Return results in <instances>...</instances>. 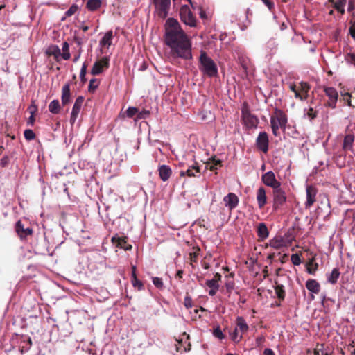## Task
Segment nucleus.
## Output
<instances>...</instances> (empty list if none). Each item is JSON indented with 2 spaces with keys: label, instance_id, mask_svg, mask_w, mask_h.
<instances>
[{
  "label": "nucleus",
  "instance_id": "f257e3e1",
  "mask_svg": "<svg viewBox=\"0 0 355 355\" xmlns=\"http://www.w3.org/2000/svg\"><path fill=\"white\" fill-rule=\"evenodd\" d=\"M164 43L170 49V56L173 58L191 60L193 58L192 43L174 18H168L165 23Z\"/></svg>",
  "mask_w": 355,
  "mask_h": 355
},
{
  "label": "nucleus",
  "instance_id": "f03ea898",
  "mask_svg": "<svg viewBox=\"0 0 355 355\" xmlns=\"http://www.w3.org/2000/svg\"><path fill=\"white\" fill-rule=\"evenodd\" d=\"M199 70L202 75L208 77H216L218 74V69L213 59L208 56L205 51L202 50L199 58Z\"/></svg>",
  "mask_w": 355,
  "mask_h": 355
},
{
  "label": "nucleus",
  "instance_id": "7ed1b4c3",
  "mask_svg": "<svg viewBox=\"0 0 355 355\" xmlns=\"http://www.w3.org/2000/svg\"><path fill=\"white\" fill-rule=\"evenodd\" d=\"M288 123V116L281 109L276 108L270 118V125L272 134L275 136L279 135V130L285 129Z\"/></svg>",
  "mask_w": 355,
  "mask_h": 355
},
{
  "label": "nucleus",
  "instance_id": "20e7f679",
  "mask_svg": "<svg viewBox=\"0 0 355 355\" xmlns=\"http://www.w3.org/2000/svg\"><path fill=\"white\" fill-rule=\"evenodd\" d=\"M241 121L248 129L257 127L259 123L257 116L251 113L247 103L241 107Z\"/></svg>",
  "mask_w": 355,
  "mask_h": 355
},
{
  "label": "nucleus",
  "instance_id": "39448f33",
  "mask_svg": "<svg viewBox=\"0 0 355 355\" xmlns=\"http://www.w3.org/2000/svg\"><path fill=\"white\" fill-rule=\"evenodd\" d=\"M180 20L191 27L196 26V18L188 5H183L180 10Z\"/></svg>",
  "mask_w": 355,
  "mask_h": 355
},
{
  "label": "nucleus",
  "instance_id": "423d86ee",
  "mask_svg": "<svg viewBox=\"0 0 355 355\" xmlns=\"http://www.w3.org/2000/svg\"><path fill=\"white\" fill-rule=\"evenodd\" d=\"M272 208L275 211L278 210V209L286 203L287 198L284 189L281 188V186L272 190Z\"/></svg>",
  "mask_w": 355,
  "mask_h": 355
},
{
  "label": "nucleus",
  "instance_id": "0eeeda50",
  "mask_svg": "<svg viewBox=\"0 0 355 355\" xmlns=\"http://www.w3.org/2000/svg\"><path fill=\"white\" fill-rule=\"evenodd\" d=\"M153 3L158 17L165 19L168 15L171 0H153Z\"/></svg>",
  "mask_w": 355,
  "mask_h": 355
},
{
  "label": "nucleus",
  "instance_id": "6e6552de",
  "mask_svg": "<svg viewBox=\"0 0 355 355\" xmlns=\"http://www.w3.org/2000/svg\"><path fill=\"white\" fill-rule=\"evenodd\" d=\"M355 140V135L353 132H348L344 136L342 143V150L345 153H351L352 156L355 157V149L354 148V144Z\"/></svg>",
  "mask_w": 355,
  "mask_h": 355
},
{
  "label": "nucleus",
  "instance_id": "1a4fd4ad",
  "mask_svg": "<svg viewBox=\"0 0 355 355\" xmlns=\"http://www.w3.org/2000/svg\"><path fill=\"white\" fill-rule=\"evenodd\" d=\"M269 137L266 132H261L256 140V145L258 149L261 150V152L267 153L269 150Z\"/></svg>",
  "mask_w": 355,
  "mask_h": 355
},
{
  "label": "nucleus",
  "instance_id": "9d476101",
  "mask_svg": "<svg viewBox=\"0 0 355 355\" xmlns=\"http://www.w3.org/2000/svg\"><path fill=\"white\" fill-rule=\"evenodd\" d=\"M110 67V59L108 57H103L99 60L94 63L91 73L93 76L100 75L104 69H108Z\"/></svg>",
  "mask_w": 355,
  "mask_h": 355
},
{
  "label": "nucleus",
  "instance_id": "9b49d317",
  "mask_svg": "<svg viewBox=\"0 0 355 355\" xmlns=\"http://www.w3.org/2000/svg\"><path fill=\"white\" fill-rule=\"evenodd\" d=\"M261 180L265 185L270 187L272 190L281 186V182L276 178L274 172L269 171L263 174L261 176Z\"/></svg>",
  "mask_w": 355,
  "mask_h": 355
},
{
  "label": "nucleus",
  "instance_id": "f8f14e48",
  "mask_svg": "<svg viewBox=\"0 0 355 355\" xmlns=\"http://www.w3.org/2000/svg\"><path fill=\"white\" fill-rule=\"evenodd\" d=\"M326 95L328 96L329 100L326 103V106L335 108L338 102V92L334 87H326L324 89Z\"/></svg>",
  "mask_w": 355,
  "mask_h": 355
},
{
  "label": "nucleus",
  "instance_id": "ddd939ff",
  "mask_svg": "<svg viewBox=\"0 0 355 355\" xmlns=\"http://www.w3.org/2000/svg\"><path fill=\"white\" fill-rule=\"evenodd\" d=\"M84 100L85 98L83 96H78V98L76 99L70 116L71 124L73 125L75 123L78 118V114L80 111L82 105L84 102Z\"/></svg>",
  "mask_w": 355,
  "mask_h": 355
},
{
  "label": "nucleus",
  "instance_id": "4468645a",
  "mask_svg": "<svg viewBox=\"0 0 355 355\" xmlns=\"http://www.w3.org/2000/svg\"><path fill=\"white\" fill-rule=\"evenodd\" d=\"M318 189L313 185H307L306 187V202L305 205L306 207H311L316 201V195Z\"/></svg>",
  "mask_w": 355,
  "mask_h": 355
},
{
  "label": "nucleus",
  "instance_id": "2eb2a0df",
  "mask_svg": "<svg viewBox=\"0 0 355 355\" xmlns=\"http://www.w3.org/2000/svg\"><path fill=\"white\" fill-rule=\"evenodd\" d=\"M223 202H225V206L232 211L238 206L239 198L235 193H230L223 198Z\"/></svg>",
  "mask_w": 355,
  "mask_h": 355
},
{
  "label": "nucleus",
  "instance_id": "dca6fc26",
  "mask_svg": "<svg viewBox=\"0 0 355 355\" xmlns=\"http://www.w3.org/2000/svg\"><path fill=\"white\" fill-rule=\"evenodd\" d=\"M15 230L17 235L21 239H26L28 235H32L33 234L32 228H24L21 220L17 221L15 225Z\"/></svg>",
  "mask_w": 355,
  "mask_h": 355
},
{
  "label": "nucleus",
  "instance_id": "f3484780",
  "mask_svg": "<svg viewBox=\"0 0 355 355\" xmlns=\"http://www.w3.org/2000/svg\"><path fill=\"white\" fill-rule=\"evenodd\" d=\"M306 287L311 293V298L312 300H313L315 298V296L313 294L314 293L318 294V293H319V292L320 291V284L318 282L317 280L310 279L306 280Z\"/></svg>",
  "mask_w": 355,
  "mask_h": 355
},
{
  "label": "nucleus",
  "instance_id": "a211bd4d",
  "mask_svg": "<svg viewBox=\"0 0 355 355\" xmlns=\"http://www.w3.org/2000/svg\"><path fill=\"white\" fill-rule=\"evenodd\" d=\"M171 168L168 165H161L158 167V174L162 181H167L172 175Z\"/></svg>",
  "mask_w": 355,
  "mask_h": 355
},
{
  "label": "nucleus",
  "instance_id": "6ab92c4d",
  "mask_svg": "<svg viewBox=\"0 0 355 355\" xmlns=\"http://www.w3.org/2000/svg\"><path fill=\"white\" fill-rule=\"evenodd\" d=\"M257 202L259 208H263L267 203L266 189L260 187L257 190Z\"/></svg>",
  "mask_w": 355,
  "mask_h": 355
},
{
  "label": "nucleus",
  "instance_id": "aec40b11",
  "mask_svg": "<svg viewBox=\"0 0 355 355\" xmlns=\"http://www.w3.org/2000/svg\"><path fill=\"white\" fill-rule=\"evenodd\" d=\"M257 234L259 237V241H263L268 238L270 232L265 223L258 224L257 227Z\"/></svg>",
  "mask_w": 355,
  "mask_h": 355
},
{
  "label": "nucleus",
  "instance_id": "412c9836",
  "mask_svg": "<svg viewBox=\"0 0 355 355\" xmlns=\"http://www.w3.org/2000/svg\"><path fill=\"white\" fill-rule=\"evenodd\" d=\"M200 174V167L198 166L196 162L195 163V165L189 166L187 171H181L180 173V176L187 175L189 177H196L199 176Z\"/></svg>",
  "mask_w": 355,
  "mask_h": 355
},
{
  "label": "nucleus",
  "instance_id": "4be33fe9",
  "mask_svg": "<svg viewBox=\"0 0 355 355\" xmlns=\"http://www.w3.org/2000/svg\"><path fill=\"white\" fill-rule=\"evenodd\" d=\"M62 106H67V104L71 102V92H70V85L65 84L62 87Z\"/></svg>",
  "mask_w": 355,
  "mask_h": 355
},
{
  "label": "nucleus",
  "instance_id": "5701e85b",
  "mask_svg": "<svg viewBox=\"0 0 355 355\" xmlns=\"http://www.w3.org/2000/svg\"><path fill=\"white\" fill-rule=\"evenodd\" d=\"M112 243L116 244V245L120 248H123L124 250H130L132 246L130 244H128L127 242V238H120L118 236H113L112 238Z\"/></svg>",
  "mask_w": 355,
  "mask_h": 355
},
{
  "label": "nucleus",
  "instance_id": "b1692460",
  "mask_svg": "<svg viewBox=\"0 0 355 355\" xmlns=\"http://www.w3.org/2000/svg\"><path fill=\"white\" fill-rule=\"evenodd\" d=\"M270 247L275 249H281L286 246V243L282 236H276L275 238L270 239Z\"/></svg>",
  "mask_w": 355,
  "mask_h": 355
},
{
  "label": "nucleus",
  "instance_id": "393cba45",
  "mask_svg": "<svg viewBox=\"0 0 355 355\" xmlns=\"http://www.w3.org/2000/svg\"><path fill=\"white\" fill-rule=\"evenodd\" d=\"M236 324L239 329V333L241 334V336L243 334L248 332L249 329V326L246 322L245 320L243 318L242 316H239L236 320Z\"/></svg>",
  "mask_w": 355,
  "mask_h": 355
},
{
  "label": "nucleus",
  "instance_id": "a878e982",
  "mask_svg": "<svg viewBox=\"0 0 355 355\" xmlns=\"http://www.w3.org/2000/svg\"><path fill=\"white\" fill-rule=\"evenodd\" d=\"M275 285L274 286V289L275 291V294L278 300L282 302L285 300L286 297V291L284 285L279 284L277 282H275Z\"/></svg>",
  "mask_w": 355,
  "mask_h": 355
},
{
  "label": "nucleus",
  "instance_id": "bb28decb",
  "mask_svg": "<svg viewBox=\"0 0 355 355\" xmlns=\"http://www.w3.org/2000/svg\"><path fill=\"white\" fill-rule=\"evenodd\" d=\"M102 3L103 0H88L85 7L90 12H95V10L101 8Z\"/></svg>",
  "mask_w": 355,
  "mask_h": 355
},
{
  "label": "nucleus",
  "instance_id": "cd10ccee",
  "mask_svg": "<svg viewBox=\"0 0 355 355\" xmlns=\"http://www.w3.org/2000/svg\"><path fill=\"white\" fill-rule=\"evenodd\" d=\"M112 40H113V31H108L105 33L104 36L102 37V39L100 41V44L102 46H110L112 44Z\"/></svg>",
  "mask_w": 355,
  "mask_h": 355
},
{
  "label": "nucleus",
  "instance_id": "c85d7f7f",
  "mask_svg": "<svg viewBox=\"0 0 355 355\" xmlns=\"http://www.w3.org/2000/svg\"><path fill=\"white\" fill-rule=\"evenodd\" d=\"M222 166V162L220 159H216V157H211L207 163V167L212 171L217 170L218 166L220 167Z\"/></svg>",
  "mask_w": 355,
  "mask_h": 355
},
{
  "label": "nucleus",
  "instance_id": "c756f323",
  "mask_svg": "<svg viewBox=\"0 0 355 355\" xmlns=\"http://www.w3.org/2000/svg\"><path fill=\"white\" fill-rule=\"evenodd\" d=\"M318 264L316 263L315 257H311L306 264V271L311 274H315V270H318Z\"/></svg>",
  "mask_w": 355,
  "mask_h": 355
},
{
  "label": "nucleus",
  "instance_id": "7c9ffc66",
  "mask_svg": "<svg viewBox=\"0 0 355 355\" xmlns=\"http://www.w3.org/2000/svg\"><path fill=\"white\" fill-rule=\"evenodd\" d=\"M200 252V248H199L198 246L192 248V251L189 252L191 264H193V263H196L198 261Z\"/></svg>",
  "mask_w": 355,
  "mask_h": 355
},
{
  "label": "nucleus",
  "instance_id": "2f4dec72",
  "mask_svg": "<svg viewBox=\"0 0 355 355\" xmlns=\"http://www.w3.org/2000/svg\"><path fill=\"white\" fill-rule=\"evenodd\" d=\"M61 107L59 100L54 99L49 105V110L53 114H58L60 111Z\"/></svg>",
  "mask_w": 355,
  "mask_h": 355
},
{
  "label": "nucleus",
  "instance_id": "473e14b6",
  "mask_svg": "<svg viewBox=\"0 0 355 355\" xmlns=\"http://www.w3.org/2000/svg\"><path fill=\"white\" fill-rule=\"evenodd\" d=\"M46 53L49 56H54L56 58L61 55L60 49L58 45L50 46L48 48Z\"/></svg>",
  "mask_w": 355,
  "mask_h": 355
},
{
  "label": "nucleus",
  "instance_id": "72a5a7b5",
  "mask_svg": "<svg viewBox=\"0 0 355 355\" xmlns=\"http://www.w3.org/2000/svg\"><path fill=\"white\" fill-rule=\"evenodd\" d=\"M340 273L338 268H334L331 272L330 275L328 277V281L331 284H336L338 282V279L339 278Z\"/></svg>",
  "mask_w": 355,
  "mask_h": 355
},
{
  "label": "nucleus",
  "instance_id": "f704fd0d",
  "mask_svg": "<svg viewBox=\"0 0 355 355\" xmlns=\"http://www.w3.org/2000/svg\"><path fill=\"white\" fill-rule=\"evenodd\" d=\"M289 88L291 91L294 92L296 98H300V100H306V95L301 94L300 91L299 89V86L297 87L296 85L291 84L289 86Z\"/></svg>",
  "mask_w": 355,
  "mask_h": 355
},
{
  "label": "nucleus",
  "instance_id": "c9c22d12",
  "mask_svg": "<svg viewBox=\"0 0 355 355\" xmlns=\"http://www.w3.org/2000/svg\"><path fill=\"white\" fill-rule=\"evenodd\" d=\"M332 3L334 4V8L338 11L343 13L345 12V6L346 4V0H334Z\"/></svg>",
  "mask_w": 355,
  "mask_h": 355
},
{
  "label": "nucleus",
  "instance_id": "e433bc0d",
  "mask_svg": "<svg viewBox=\"0 0 355 355\" xmlns=\"http://www.w3.org/2000/svg\"><path fill=\"white\" fill-rule=\"evenodd\" d=\"M60 56L64 60L70 59L69 44L67 42L62 44V53H61Z\"/></svg>",
  "mask_w": 355,
  "mask_h": 355
},
{
  "label": "nucleus",
  "instance_id": "4c0bfd02",
  "mask_svg": "<svg viewBox=\"0 0 355 355\" xmlns=\"http://www.w3.org/2000/svg\"><path fill=\"white\" fill-rule=\"evenodd\" d=\"M230 337L234 343H239L242 338V334L239 335V329L236 327L232 333L230 334Z\"/></svg>",
  "mask_w": 355,
  "mask_h": 355
},
{
  "label": "nucleus",
  "instance_id": "58836bf2",
  "mask_svg": "<svg viewBox=\"0 0 355 355\" xmlns=\"http://www.w3.org/2000/svg\"><path fill=\"white\" fill-rule=\"evenodd\" d=\"M300 93L306 95L307 98V93L310 89V85L306 82H301L299 86Z\"/></svg>",
  "mask_w": 355,
  "mask_h": 355
},
{
  "label": "nucleus",
  "instance_id": "ea45409f",
  "mask_svg": "<svg viewBox=\"0 0 355 355\" xmlns=\"http://www.w3.org/2000/svg\"><path fill=\"white\" fill-rule=\"evenodd\" d=\"M99 81L97 79H92L89 83V92L93 93V92L98 88Z\"/></svg>",
  "mask_w": 355,
  "mask_h": 355
},
{
  "label": "nucleus",
  "instance_id": "a19ab883",
  "mask_svg": "<svg viewBox=\"0 0 355 355\" xmlns=\"http://www.w3.org/2000/svg\"><path fill=\"white\" fill-rule=\"evenodd\" d=\"M24 136L27 140H33L36 137V135L33 130L28 129L24 131Z\"/></svg>",
  "mask_w": 355,
  "mask_h": 355
},
{
  "label": "nucleus",
  "instance_id": "79ce46f5",
  "mask_svg": "<svg viewBox=\"0 0 355 355\" xmlns=\"http://www.w3.org/2000/svg\"><path fill=\"white\" fill-rule=\"evenodd\" d=\"M318 112L314 110L313 107H309L307 109L305 115L309 118L310 120H313L317 116Z\"/></svg>",
  "mask_w": 355,
  "mask_h": 355
},
{
  "label": "nucleus",
  "instance_id": "37998d69",
  "mask_svg": "<svg viewBox=\"0 0 355 355\" xmlns=\"http://www.w3.org/2000/svg\"><path fill=\"white\" fill-rule=\"evenodd\" d=\"M78 7L77 4H72L71 7L69 8L67 11H66L65 15L66 17H71L72 15L76 12L78 10Z\"/></svg>",
  "mask_w": 355,
  "mask_h": 355
},
{
  "label": "nucleus",
  "instance_id": "c03bdc74",
  "mask_svg": "<svg viewBox=\"0 0 355 355\" xmlns=\"http://www.w3.org/2000/svg\"><path fill=\"white\" fill-rule=\"evenodd\" d=\"M213 334L216 338H218L220 340L225 338V336H224L220 326H218L216 328H215L214 329Z\"/></svg>",
  "mask_w": 355,
  "mask_h": 355
},
{
  "label": "nucleus",
  "instance_id": "a18cd8bd",
  "mask_svg": "<svg viewBox=\"0 0 355 355\" xmlns=\"http://www.w3.org/2000/svg\"><path fill=\"white\" fill-rule=\"evenodd\" d=\"M87 65L85 62H84L83 64V66L81 67V71L80 72V79L83 83H85V81H86L85 75H86V72H87Z\"/></svg>",
  "mask_w": 355,
  "mask_h": 355
},
{
  "label": "nucleus",
  "instance_id": "49530a36",
  "mask_svg": "<svg viewBox=\"0 0 355 355\" xmlns=\"http://www.w3.org/2000/svg\"><path fill=\"white\" fill-rule=\"evenodd\" d=\"M184 304L185 307L187 309H189L193 306V300L189 293H187L186 296L184 297Z\"/></svg>",
  "mask_w": 355,
  "mask_h": 355
},
{
  "label": "nucleus",
  "instance_id": "de8ad7c7",
  "mask_svg": "<svg viewBox=\"0 0 355 355\" xmlns=\"http://www.w3.org/2000/svg\"><path fill=\"white\" fill-rule=\"evenodd\" d=\"M341 95H342L343 101L345 102H346L347 105L349 107H353V105L352 104V101H351L352 94L349 93H345V94H342Z\"/></svg>",
  "mask_w": 355,
  "mask_h": 355
},
{
  "label": "nucleus",
  "instance_id": "09e8293b",
  "mask_svg": "<svg viewBox=\"0 0 355 355\" xmlns=\"http://www.w3.org/2000/svg\"><path fill=\"white\" fill-rule=\"evenodd\" d=\"M291 262L295 266H299L301 263V259L298 254H292Z\"/></svg>",
  "mask_w": 355,
  "mask_h": 355
},
{
  "label": "nucleus",
  "instance_id": "8fccbe9b",
  "mask_svg": "<svg viewBox=\"0 0 355 355\" xmlns=\"http://www.w3.org/2000/svg\"><path fill=\"white\" fill-rule=\"evenodd\" d=\"M345 61L355 66V53H347L345 55Z\"/></svg>",
  "mask_w": 355,
  "mask_h": 355
},
{
  "label": "nucleus",
  "instance_id": "3c124183",
  "mask_svg": "<svg viewBox=\"0 0 355 355\" xmlns=\"http://www.w3.org/2000/svg\"><path fill=\"white\" fill-rule=\"evenodd\" d=\"M139 112V109L136 108V107H130L128 108L127 110V116L128 117H132L134 116H135L136 114H137Z\"/></svg>",
  "mask_w": 355,
  "mask_h": 355
},
{
  "label": "nucleus",
  "instance_id": "603ef678",
  "mask_svg": "<svg viewBox=\"0 0 355 355\" xmlns=\"http://www.w3.org/2000/svg\"><path fill=\"white\" fill-rule=\"evenodd\" d=\"M206 285L207 286V287L209 288H220V284H218V283H216V282L214 281V279H207L206 281Z\"/></svg>",
  "mask_w": 355,
  "mask_h": 355
},
{
  "label": "nucleus",
  "instance_id": "864d4df0",
  "mask_svg": "<svg viewBox=\"0 0 355 355\" xmlns=\"http://www.w3.org/2000/svg\"><path fill=\"white\" fill-rule=\"evenodd\" d=\"M131 282H132L133 286L138 287L139 290L144 288V284L139 279L135 278L134 279H132Z\"/></svg>",
  "mask_w": 355,
  "mask_h": 355
},
{
  "label": "nucleus",
  "instance_id": "5fc2aeb1",
  "mask_svg": "<svg viewBox=\"0 0 355 355\" xmlns=\"http://www.w3.org/2000/svg\"><path fill=\"white\" fill-rule=\"evenodd\" d=\"M153 282L156 288H162L164 284L162 282V279L159 277H154L153 278Z\"/></svg>",
  "mask_w": 355,
  "mask_h": 355
},
{
  "label": "nucleus",
  "instance_id": "6e6d98bb",
  "mask_svg": "<svg viewBox=\"0 0 355 355\" xmlns=\"http://www.w3.org/2000/svg\"><path fill=\"white\" fill-rule=\"evenodd\" d=\"M349 33L352 38L355 40V21L352 22V25L349 28Z\"/></svg>",
  "mask_w": 355,
  "mask_h": 355
},
{
  "label": "nucleus",
  "instance_id": "4d7b16f0",
  "mask_svg": "<svg viewBox=\"0 0 355 355\" xmlns=\"http://www.w3.org/2000/svg\"><path fill=\"white\" fill-rule=\"evenodd\" d=\"M150 112L147 110H143L142 112H138L137 118V119H145L149 116Z\"/></svg>",
  "mask_w": 355,
  "mask_h": 355
},
{
  "label": "nucleus",
  "instance_id": "13d9d810",
  "mask_svg": "<svg viewBox=\"0 0 355 355\" xmlns=\"http://www.w3.org/2000/svg\"><path fill=\"white\" fill-rule=\"evenodd\" d=\"M28 111L30 112L31 114H33L35 116V114L37 111V107L35 105L34 102H32L30 107H28Z\"/></svg>",
  "mask_w": 355,
  "mask_h": 355
},
{
  "label": "nucleus",
  "instance_id": "bf43d9fd",
  "mask_svg": "<svg viewBox=\"0 0 355 355\" xmlns=\"http://www.w3.org/2000/svg\"><path fill=\"white\" fill-rule=\"evenodd\" d=\"M263 1L264 4H266V7L268 8L270 10L274 8V3L272 0H261Z\"/></svg>",
  "mask_w": 355,
  "mask_h": 355
},
{
  "label": "nucleus",
  "instance_id": "052dcab7",
  "mask_svg": "<svg viewBox=\"0 0 355 355\" xmlns=\"http://www.w3.org/2000/svg\"><path fill=\"white\" fill-rule=\"evenodd\" d=\"M275 256H276V253L275 252H270V253L268 254V255L267 257V259L270 261V264H272V260L274 259Z\"/></svg>",
  "mask_w": 355,
  "mask_h": 355
},
{
  "label": "nucleus",
  "instance_id": "680f3d73",
  "mask_svg": "<svg viewBox=\"0 0 355 355\" xmlns=\"http://www.w3.org/2000/svg\"><path fill=\"white\" fill-rule=\"evenodd\" d=\"M131 270H132V272H131V280H132V279H134L135 278H137V275H136V266H132Z\"/></svg>",
  "mask_w": 355,
  "mask_h": 355
},
{
  "label": "nucleus",
  "instance_id": "e2e57ef3",
  "mask_svg": "<svg viewBox=\"0 0 355 355\" xmlns=\"http://www.w3.org/2000/svg\"><path fill=\"white\" fill-rule=\"evenodd\" d=\"M221 278H222V275L220 273H216L214 275L213 279H214V280L215 281L216 283L219 284Z\"/></svg>",
  "mask_w": 355,
  "mask_h": 355
},
{
  "label": "nucleus",
  "instance_id": "0e129e2a",
  "mask_svg": "<svg viewBox=\"0 0 355 355\" xmlns=\"http://www.w3.org/2000/svg\"><path fill=\"white\" fill-rule=\"evenodd\" d=\"M264 355H275V352L270 348H266L263 352Z\"/></svg>",
  "mask_w": 355,
  "mask_h": 355
},
{
  "label": "nucleus",
  "instance_id": "69168bd1",
  "mask_svg": "<svg viewBox=\"0 0 355 355\" xmlns=\"http://www.w3.org/2000/svg\"><path fill=\"white\" fill-rule=\"evenodd\" d=\"M288 255L287 254L284 253L283 255L281 256L279 260H280V262L284 264V263H285L286 261H287L288 260Z\"/></svg>",
  "mask_w": 355,
  "mask_h": 355
},
{
  "label": "nucleus",
  "instance_id": "338daca9",
  "mask_svg": "<svg viewBox=\"0 0 355 355\" xmlns=\"http://www.w3.org/2000/svg\"><path fill=\"white\" fill-rule=\"evenodd\" d=\"M35 121V116L31 115V116L28 118V125H33Z\"/></svg>",
  "mask_w": 355,
  "mask_h": 355
},
{
  "label": "nucleus",
  "instance_id": "774afa93",
  "mask_svg": "<svg viewBox=\"0 0 355 355\" xmlns=\"http://www.w3.org/2000/svg\"><path fill=\"white\" fill-rule=\"evenodd\" d=\"M8 162V157L7 156L2 157V159H1V166H5L6 165H7Z\"/></svg>",
  "mask_w": 355,
  "mask_h": 355
}]
</instances>
